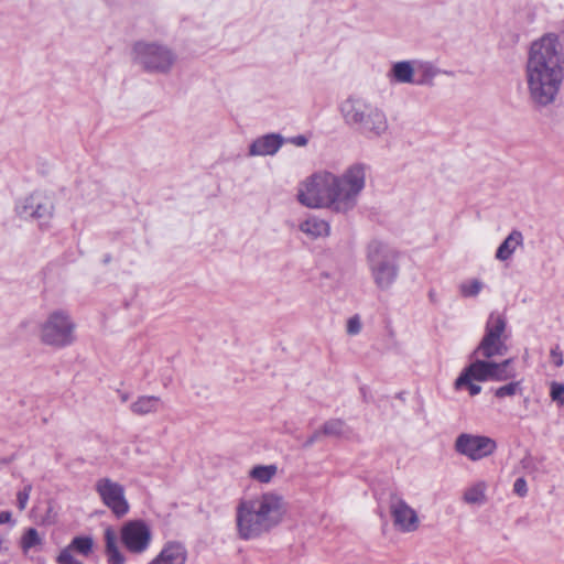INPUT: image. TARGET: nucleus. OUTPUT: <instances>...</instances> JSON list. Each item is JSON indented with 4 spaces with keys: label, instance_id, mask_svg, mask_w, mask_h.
<instances>
[{
    "label": "nucleus",
    "instance_id": "1",
    "mask_svg": "<svg viewBox=\"0 0 564 564\" xmlns=\"http://www.w3.org/2000/svg\"><path fill=\"white\" fill-rule=\"evenodd\" d=\"M367 165L354 163L341 174L322 170L300 183L297 200L308 208H326L347 214L358 204L366 186Z\"/></svg>",
    "mask_w": 564,
    "mask_h": 564
},
{
    "label": "nucleus",
    "instance_id": "2",
    "mask_svg": "<svg viewBox=\"0 0 564 564\" xmlns=\"http://www.w3.org/2000/svg\"><path fill=\"white\" fill-rule=\"evenodd\" d=\"M528 98L539 108L555 102L564 83V53L557 35L533 41L524 67Z\"/></svg>",
    "mask_w": 564,
    "mask_h": 564
},
{
    "label": "nucleus",
    "instance_id": "3",
    "mask_svg": "<svg viewBox=\"0 0 564 564\" xmlns=\"http://www.w3.org/2000/svg\"><path fill=\"white\" fill-rule=\"evenodd\" d=\"M285 512L283 497L272 491L241 499L236 507L238 538L249 541L269 533L282 522Z\"/></svg>",
    "mask_w": 564,
    "mask_h": 564
},
{
    "label": "nucleus",
    "instance_id": "4",
    "mask_svg": "<svg viewBox=\"0 0 564 564\" xmlns=\"http://www.w3.org/2000/svg\"><path fill=\"white\" fill-rule=\"evenodd\" d=\"M340 110L345 122L367 138H379L389 128L384 111L362 98L346 99L341 104Z\"/></svg>",
    "mask_w": 564,
    "mask_h": 564
},
{
    "label": "nucleus",
    "instance_id": "5",
    "mask_svg": "<svg viewBox=\"0 0 564 564\" xmlns=\"http://www.w3.org/2000/svg\"><path fill=\"white\" fill-rule=\"evenodd\" d=\"M367 263L373 280L379 290H389L399 276V252L383 243L375 240L367 248Z\"/></svg>",
    "mask_w": 564,
    "mask_h": 564
},
{
    "label": "nucleus",
    "instance_id": "6",
    "mask_svg": "<svg viewBox=\"0 0 564 564\" xmlns=\"http://www.w3.org/2000/svg\"><path fill=\"white\" fill-rule=\"evenodd\" d=\"M76 325L64 310H55L39 325L42 344L53 348H64L75 341Z\"/></svg>",
    "mask_w": 564,
    "mask_h": 564
},
{
    "label": "nucleus",
    "instance_id": "7",
    "mask_svg": "<svg viewBox=\"0 0 564 564\" xmlns=\"http://www.w3.org/2000/svg\"><path fill=\"white\" fill-rule=\"evenodd\" d=\"M132 54L134 62L150 73H169L176 61L174 52L158 42H135Z\"/></svg>",
    "mask_w": 564,
    "mask_h": 564
},
{
    "label": "nucleus",
    "instance_id": "8",
    "mask_svg": "<svg viewBox=\"0 0 564 564\" xmlns=\"http://www.w3.org/2000/svg\"><path fill=\"white\" fill-rule=\"evenodd\" d=\"M474 360L458 376V384L475 381H506L516 377L514 369L511 368L512 358L505 359L501 362H495L491 359L473 358Z\"/></svg>",
    "mask_w": 564,
    "mask_h": 564
},
{
    "label": "nucleus",
    "instance_id": "9",
    "mask_svg": "<svg viewBox=\"0 0 564 564\" xmlns=\"http://www.w3.org/2000/svg\"><path fill=\"white\" fill-rule=\"evenodd\" d=\"M506 326V319L500 314L491 313L485 326V334L470 358L492 359L505 356L508 352Z\"/></svg>",
    "mask_w": 564,
    "mask_h": 564
},
{
    "label": "nucleus",
    "instance_id": "10",
    "mask_svg": "<svg viewBox=\"0 0 564 564\" xmlns=\"http://www.w3.org/2000/svg\"><path fill=\"white\" fill-rule=\"evenodd\" d=\"M15 210L21 218L45 224L54 214L53 196L45 191H34L17 205Z\"/></svg>",
    "mask_w": 564,
    "mask_h": 564
},
{
    "label": "nucleus",
    "instance_id": "11",
    "mask_svg": "<svg viewBox=\"0 0 564 564\" xmlns=\"http://www.w3.org/2000/svg\"><path fill=\"white\" fill-rule=\"evenodd\" d=\"M95 491L101 502L111 510L117 518H122L129 512V502L126 498V489L120 482L101 477L95 482Z\"/></svg>",
    "mask_w": 564,
    "mask_h": 564
},
{
    "label": "nucleus",
    "instance_id": "12",
    "mask_svg": "<svg viewBox=\"0 0 564 564\" xmlns=\"http://www.w3.org/2000/svg\"><path fill=\"white\" fill-rule=\"evenodd\" d=\"M496 448V442L482 435L463 433L455 441V451L470 460H480L491 455Z\"/></svg>",
    "mask_w": 564,
    "mask_h": 564
},
{
    "label": "nucleus",
    "instance_id": "13",
    "mask_svg": "<svg viewBox=\"0 0 564 564\" xmlns=\"http://www.w3.org/2000/svg\"><path fill=\"white\" fill-rule=\"evenodd\" d=\"M151 538V531L143 521H129L121 529L122 543L132 553L144 552L150 545Z\"/></svg>",
    "mask_w": 564,
    "mask_h": 564
},
{
    "label": "nucleus",
    "instance_id": "14",
    "mask_svg": "<svg viewBox=\"0 0 564 564\" xmlns=\"http://www.w3.org/2000/svg\"><path fill=\"white\" fill-rule=\"evenodd\" d=\"M390 512L394 525L403 532H413L419 528V517L401 497L392 495L390 498Z\"/></svg>",
    "mask_w": 564,
    "mask_h": 564
},
{
    "label": "nucleus",
    "instance_id": "15",
    "mask_svg": "<svg viewBox=\"0 0 564 564\" xmlns=\"http://www.w3.org/2000/svg\"><path fill=\"white\" fill-rule=\"evenodd\" d=\"M188 552L184 543L167 541L148 564H186Z\"/></svg>",
    "mask_w": 564,
    "mask_h": 564
},
{
    "label": "nucleus",
    "instance_id": "16",
    "mask_svg": "<svg viewBox=\"0 0 564 564\" xmlns=\"http://www.w3.org/2000/svg\"><path fill=\"white\" fill-rule=\"evenodd\" d=\"M284 141V138L280 133H268L261 135L249 145V155H274L281 149Z\"/></svg>",
    "mask_w": 564,
    "mask_h": 564
},
{
    "label": "nucleus",
    "instance_id": "17",
    "mask_svg": "<svg viewBox=\"0 0 564 564\" xmlns=\"http://www.w3.org/2000/svg\"><path fill=\"white\" fill-rule=\"evenodd\" d=\"M388 77L390 82L398 84H415V59L394 63Z\"/></svg>",
    "mask_w": 564,
    "mask_h": 564
},
{
    "label": "nucleus",
    "instance_id": "18",
    "mask_svg": "<svg viewBox=\"0 0 564 564\" xmlns=\"http://www.w3.org/2000/svg\"><path fill=\"white\" fill-rule=\"evenodd\" d=\"M162 408L163 402L156 395H141L130 405V410L137 415L156 413Z\"/></svg>",
    "mask_w": 564,
    "mask_h": 564
},
{
    "label": "nucleus",
    "instance_id": "19",
    "mask_svg": "<svg viewBox=\"0 0 564 564\" xmlns=\"http://www.w3.org/2000/svg\"><path fill=\"white\" fill-rule=\"evenodd\" d=\"M438 74L440 69L432 62L415 59V85L432 86Z\"/></svg>",
    "mask_w": 564,
    "mask_h": 564
},
{
    "label": "nucleus",
    "instance_id": "20",
    "mask_svg": "<svg viewBox=\"0 0 564 564\" xmlns=\"http://www.w3.org/2000/svg\"><path fill=\"white\" fill-rule=\"evenodd\" d=\"M523 243V236L519 230H512L501 242L496 252V258L506 261L511 258L516 249Z\"/></svg>",
    "mask_w": 564,
    "mask_h": 564
},
{
    "label": "nucleus",
    "instance_id": "21",
    "mask_svg": "<svg viewBox=\"0 0 564 564\" xmlns=\"http://www.w3.org/2000/svg\"><path fill=\"white\" fill-rule=\"evenodd\" d=\"M300 229L302 232L313 238H318L323 236H328L329 224L318 217H310L305 219L303 223H301Z\"/></svg>",
    "mask_w": 564,
    "mask_h": 564
},
{
    "label": "nucleus",
    "instance_id": "22",
    "mask_svg": "<svg viewBox=\"0 0 564 564\" xmlns=\"http://www.w3.org/2000/svg\"><path fill=\"white\" fill-rule=\"evenodd\" d=\"M106 553L110 564H124V556L119 551L117 534L111 528L105 530Z\"/></svg>",
    "mask_w": 564,
    "mask_h": 564
},
{
    "label": "nucleus",
    "instance_id": "23",
    "mask_svg": "<svg viewBox=\"0 0 564 564\" xmlns=\"http://www.w3.org/2000/svg\"><path fill=\"white\" fill-rule=\"evenodd\" d=\"M486 482L478 481L464 491L463 499L466 503L481 505L486 501Z\"/></svg>",
    "mask_w": 564,
    "mask_h": 564
},
{
    "label": "nucleus",
    "instance_id": "24",
    "mask_svg": "<svg viewBox=\"0 0 564 564\" xmlns=\"http://www.w3.org/2000/svg\"><path fill=\"white\" fill-rule=\"evenodd\" d=\"M93 538L75 536L64 550H69V554H73V552H77L83 556H88L93 552Z\"/></svg>",
    "mask_w": 564,
    "mask_h": 564
},
{
    "label": "nucleus",
    "instance_id": "25",
    "mask_svg": "<svg viewBox=\"0 0 564 564\" xmlns=\"http://www.w3.org/2000/svg\"><path fill=\"white\" fill-rule=\"evenodd\" d=\"M321 430L324 436L340 437L347 433L348 427L341 419H330L322 425Z\"/></svg>",
    "mask_w": 564,
    "mask_h": 564
},
{
    "label": "nucleus",
    "instance_id": "26",
    "mask_svg": "<svg viewBox=\"0 0 564 564\" xmlns=\"http://www.w3.org/2000/svg\"><path fill=\"white\" fill-rule=\"evenodd\" d=\"M276 471L275 465H258L250 470L249 476L259 482L268 484L275 476Z\"/></svg>",
    "mask_w": 564,
    "mask_h": 564
},
{
    "label": "nucleus",
    "instance_id": "27",
    "mask_svg": "<svg viewBox=\"0 0 564 564\" xmlns=\"http://www.w3.org/2000/svg\"><path fill=\"white\" fill-rule=\"evenodd\" d=\"M42 543V538L39 535L37 530L34 528H29L21 539V547L24 552H28L30 549L41 545Z\"/></svg>",
    "mask_w": 564,
    "mask_h": 564
},
{
    "label": "nucleus",
    "instance_id": "28",
    "mask_svg": "<svg viewBox=\"0 0 564 564\" xmlns=\"http://www.w3.org/2000/svg\"><path fill=\"white\" fill-rule=\"evenodd\" d=\"M482 282L477 279L464 282L460 284L459 290L463 296L473 297L477 296L479 292L482 290Z\"/></svg>",
    "mask_w": 564,
    "mask_h": 564
},
{
    "label": "nucleus",
    "instance_id": "29",
    "mask_svg": "<svg viewBox=\"0 0 564 564\" xmlns=\"http://www.w3.org/2000/svg\"><path fill=\"white\" fill-rule=\"evenodd\" d=\"M520 391H521V382L512 381L508 384L497 388L495 390V395L499 399H502L505 397H513Z\"/></svg>",
    "mask_w": 564,
    "mask_h": 564
},
{
    "label": "nucleus",
    "instance_id": "30",
    "mask_svg": "<svg viewBox=\"0 0 564 564\" xmlns=\"http://www.w3.org/2000/svg\"><path fill=\"white\" fill-rule=\"evenodd\" d=\"M550 397L558 406H564V383L551 382Z\"/></svg>",
    "mask_w": 564,
    "mask_h": 564
},
{
    "label": "nucleus",
    "instance_id": "31",
    "mask_svg": "<svg viewBox=\"0 0 564 564\" xmlns=\"http://www.w3.org/2000/svg\"><path fill=\"white\" fill-rule=\"evenodd\" d=\"M32 491V485L31 484H26L23 489H21L18 494H17V502H18V508L22 511L26 508V505H28V501H29V498H30V494Z\"/></svg>",
    "mask_w": 564,
    "mask_h": 564
},
{
    "label": "nucleus",
    "instance_id": "32",
    "mask_svg": "<svg viewBox=\"0 0 564 564\" xmlns=\"http://www.w3.org/2000/svg\"><path fill=\"white\" fill-rule=\"evenodd\" d=\"M361 330V322L358 315H354L347 321L346 332L348 335H358Z\"/></svg>",
    "mask_w": 564,
    "mask_h": 564
},
{
    "label": "nucleus",
    "instance_id": "33",
    "mask_svg": "<svg viewBox=\"0 0 564 564\" xmlns=\"http://www.w3.org/2000/svg\"><path fill=\"white\" fill-rule=\"evenodd\" d=\"M474 379H469L468 382L458 384V378L455 380V389L460 390L467 388L470 395H477L481 391V387L473 382Z\"/></svg>",
    "mask_w": 564,
    "mask_h": 564
},
{
    "label": "nucleus",
    "instance_id": "34",
    "mask_svg": "<svg viewBox=\"0 0 564 564\" xmlns=\"http://www.w3.org/2000/svg\"><path fill=\"white\" fill-rule=\"evenodd\" d=\"M56 562L58 564H83L75 560L73 554H69V550H62L56 558Z\"/></svg>",
    "mask_w": 564,
    "mask_h": 564
},
{
    "label": "nucleus",
    "instance_id": "35",
    "mask_svg": "<svg viewBox=\"0 0 564 564\" xmlns=\"http://www.w3.org/2000/svg\"><path fill=\"white\" fill-rule=\"evenodd\" d=\"M513 491L519 496V497H524L527 496L528 494V486H527V481L524 478L520 477L518 478L514 484H513Z\"/></svg>",
    "mask_w": 564,
    "mask_h": 564
},
{
    "label": "nucleus",
    "instance_id": "36",
    "mask_svg": "<svg viewBox=\"0 0 564 564\" xmlns=\"http://www.w3.org/2000/svg\"><path fill=\"white\" fill-rule=\"evenodd\" d=\"M551 358H552L555 367L560 368L563 366V364H564L563 355H562L558 346H555L554 348L551 349Z\"/></svg>",
    "mask_w": 564,
    "mask_h": 564
},
{
    "label": "nucleus",
    "instance_id": "37",
    "mask_svg": "<svg viewBox=\"0 0 564 564\" xmlns=\"http://www.w3.org/2000/svg\"><path fill=\"white\" fill-rule=\"evenodd\" d=\"M323 435L322 430H316L307 440L303 443L304 448L311 447L318 438Z\"/></svg>",
    "mask_w": 564,
    "mask_h": 564
},
{
    "label": "nucleus",
    "instance_id": "38",
    "mask_svg": "<svg viewBox=\"0 0 564 564\" xmlns=\"http://www.w3.org/2000/svg\"><path fill=\"white\" fill-rule=\"evenodd\" d=\"M289 142L296 147H305L308 142L307 138L303 134H299L289 139Z\"/></svg>",
    "mask_w": 564,
    "mask_h": 564
},
{
    "label": "nucleus",
    "instance_id": "39",
    "mask_svg": "<svg viewBox=\"0 0 564 564\" xmlns=\"http://www.w3.org/2000/svg\"><path fill=\"white\" fill-rule=\"evenodd\" d=\"M11 520V512L1 511L0 512V524H4Z\"/></svg>",
    "mask_w": 564,
    "mask_h": 564
},
{
    "label": "nucleus",
    "instance_id": "40",
    "mask_svg": "<svg viewBox=\"0 0 564 564\" xmlns=\"http://www.w3.org/2000/svg\"><path fill=\"white\" fill-rule=\"evenodd\" d=\"M110 260H111L110 254H107V256L105 257V259H104V263H109V262H110Z\"/></svg>",
    "mask_w": 564,
    "mask_h": 564
}]
</instances>
